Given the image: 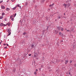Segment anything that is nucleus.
Wrapping results in <instances>:
<instances>
[{"label": "nucleus", "instance_id": "1", "mask_svg": "<svg viewBox=\"0 0 76 76\" xmlns=\"http://www.w3.org/2000/svg\"><path fill=\"white\" fill-rule=\"evenodd\" d=\"M7 32H8V33L9 34H8V36H9V35H10V34H11V30L10 28H8L7 29Z\"/></svg>", "mask_w": 76, "mask_h": 76}, {"label": "nucleus", "instance_id": "2", "mask_svg": "<svg viewBox=\"0 0 76 76\" xmlns=\"http://www.w3.org/2000/svg\"><path fill=\"white\" fill-rule=\"evenodd\" d=\"M6 25H5L3 23H1L0 24V26H6Z\"/></svg>", "mask_w": 76, "mask_h": 76}, {"label": "nucleus", "instance_id": "3", "mask_svg": "<svg viewBox=\"0 0 76 76\" xmlns=\"http://www.w3.org/2000/svg\"><path fill=\"white\" fill-rule=\"evenodd\" d=\"M58 31L55 30L54 31V32H53L55 34H57V33H58Z\"/></svg>", "mask_w": 76, "mask_h": 76}, {"label": "nucleus", "instance_id": "4", "mask_svg": "<svg viewBox=\"0 0 76 76\" xmlns=\"http://www.w3.org/2000/svg\"><path fill=\"white\" fill-rule=\"evenodd\" d=\"M59 35H60L61 36H62L63 37V34H61V32H59Z\"/></svg>", "mask_w": 76, "mask_h": 76}, {"label": "nucleus", "instance_id": "5", "mask_svg": "<svg viewBox=\"0 0 76 76\" xmlns=\"http://www.w3.org/2000/svg\"><path fill=\"white\" fill-rule=\"evenodd\" d=\"M1 8H2V9H5V7H4L3 5H1Z\"/></svg>", "mask_w": 76, "mask_h": 76}, {"label": "nucleus", "instance_id": "6", "mask_svg": "<svg viewBox=\"0 0 76 76\" xmlns=\"http://www.w3.org/2000/svg\"><path fill=\"white\" fill-rule=\"evenodd\" d=\"M64 6L65 8H66L67 7V4H64L63 5Z\"/></svg>", "mask_w": 76, "mask_h": 76}, {"label": "nucleus", "instance_id": "7", "mask_svg": "<svg viewBox=\"0 0 76 76\" xmlns=\"http://www.w3.org/2000/svg\"><path fill=\"white\" fill-rule=\"evenodd\" d=\"M62 16H60L59 15L57 17V18H58V19H60L61 18V17H62Z\"/></svg>", "mask_w": 76, "mask_h": 76}, {"label": "nucleus", "instance_id": "8", "mask_svg": "<svg viewBox=\"0 0 76 76\" xmlns=\"http://www.w3.org/2000/svg\"><path fill=\"white\" fill-rule=\"evenodd\" d=\"M10 8H7L6 9V10H7V11H9V10H10Z\"/></svg>", "mask_w": 76, "mask_h": 76}, {"label": "nucleus", "instance_id": "9", "mask_svg": "<svg viewBox=\"0 0 76 76\" xmlns=\"http://www.w3.org/2000/svg\"><path fill=\"white\" fill-rule=\"evenodd\" d=\"M45 1V0H41V2L43 3H44Z\"/></svg>", "mask_w": 76, "mask_h": 76}, {"label": "nucleus", "instance_id": "10", "mask_svg": "<svg viewBox=\"0 0 76 76\" xmlns=\"http://www.w3.org/2000/svg\"><path fill=\"white\" fill-rule=\"evenodd\" d=\"M16 7H17V6H16L15 7H14L13 8H12V9H13V10H15V9H16Z\"/></svg>", "mask_w": 76, "mask_h": 76}, {"label": "nucleus", "instance_id": "11", "mask_svg": "<svg viewBox=\"0 0 76 76\" xmlns=\"http://www.w3.org/2000/svg\"><path fill=\"white\" fill-rule=\"evenodd\" d=\"M3 16H1V17H0V19H3Z\"/></svg>", "mask_w": 76, "mask_h": 76}, {"label": "nucleus", "instance_id": "12", "mask_svg": "<svg viewBox=\"0 0 76 76\" xmlns=\"http://www.w3.org/2000/svg\"><path fill=\"white\" fill-rule=\"evenodd\" d=\"M65 64H67V63H68V61H66V60H65Z\"/></svg>", "mask_w": 76, "mask_h": 76}, {"label": "nucleus", "instance_id": "13", "mask_svg": "<svg viewBox=\"0 0 76 76\" xmlns=\"http://www.w3.org/2000/svg\"><path fill=\"white\" fill-rule=\"evenodd\" d=\"M57 29H58V30H60V27H58Z\"/></svg>", "mask_w": 76, "mask_h": 76}, {"label": "nucleus", "instance_id": "14", "mask_svg": "<svg viewBox=\"0 0 76 76\" xmlns=\"http://www.w3.org/2000/svg\"><path fill=\"white\" fill-rule=\"evenodd\" d=\"M2 16H3L4 15H5V13H4V12H3L2 13Z\"/></svg>", "mask_w": 76, "mask_h": 76}, {"label": "nucleus", "instance_id": "15", "mask_svg": "<svg viewBox=\"0 0 76 76\" xmlns=\"http://www.w3.org/2000/svg\"><path fill=\"white\" fill-rule=\"evenodd\" d=\"M26 32H24V33H23V35H26Z\"/></svg>", "mask_w": 76, "mask_h": 76}, {"label": "nucleus", "instance_id": "16", "mask_svg": "<svg viewBox=\"0 0 76 76\" xmlns=\"http://www.w3.org/2000/svg\"><path fill=\"white\" fill-rule=\"evenodd\" d=\"M12 71H13V72H15V69H13Z\"/></svg>", "mask_w": 76, "mask_h": 76}, {"label": "nucleus", "instance_id": "17", "mask_svg": "<svg viewBox=\"0 0 76 76\" xmlns=\"http://www.w3.org/2000/svg\"><path fill=\"white\" fill-rule=\"evenodd\" d=\"M70 4H68V7H69V6H70Z\"/></svg>", "mask_w": 76, "mask_h": 76}, {"label": "nucleus", "instance_id": "18", "mask_svg": "<svg viewBox=\"0 0 76 76\" xmlns=\"http://www.w3.org/2000/svg\"><path fill=\"white\" fill-rule=\"evenodd\" d=\"M12 20V21H14V18H12L11 19Z\"/></svg>", "mask_w": 76, "mask_h": 76}, {"label": "nucleus", "instance_id": "19", "mask_svg": "<svg viewBox=\"0 0 76 76\" xmlns=\"http://www.w3.org/2000/svg\"><path fill=\"white\" fill-rule=\"evenodd\" d=\"M34 57H37V55H36L35 54H34Z\"/></svg>", "mask_w": 76, "mask_h": 76}, {"label": "nucleus", "instance_id": "20", "mask_svg": "<svg viewBox=\"0 0 76 76\" xmlns=\"http://www.w3.org/2000/svg\"><path fill=\"white\" fill-rule=\"evenodd\" d=\"M72 63V61H70L69 62V63L71 64V63Z\"/></svg>", "mask_w": 76, "mask_h": 76}, {"label": "nucleus", "instance_id": "21", "mask_svg": "<svg viewBox=\"0 0 76 76\" xmlns=\"http://www.w3.org/2000/svg\"><path fill=\"white\" fill-rule=\"evenodd\" d=\"M43 67H44V66L42 65H41V68H42Z\"/></svg>", "mask_w": 76, "mask_h": 76}, {"label": "nucleus", "instance_id": "22", "mask_svg": "<svg viewBox=\"0 0 76 76\" xmlns=\"http://www.w3.org/2000/svg\"><path fill=\"white\" fill-rule=\"evenodd\" d=\"M13 18V15H11L10 16V18Z\"/></svg>", "mask_w": 76, "mask_h": 76}, {"label": "nucleus", "instance_id": "23", "mask_svg": "<svg viewBox=\"0 0 76 76\" xmlns=\"http://www.w3.org/2000/svg\"><path fill=\"white\" fill-rule=\"evenodd\" d=\"M64 29V28H61V31H63V30Z\"/></svg>", "mask_w": 76, "mask_h": 76}, {"label": "nucleus", "instance_id": "24", "mask_svg": "<svg viewBox=\"0 0 76 76\" xmlns=\"http://www.w3.org/2000/svg\"><path fill=\"white\" fill-rule=\"evenodd\" d=\"M13 15H15L14 17H15V16H16V13H15V14H14Z\"/></svg>", "mask_w": 76, "mask_h": 76}, {"label": "nucleus", "instance_id": "25", "mask_svg": "<svg viewBox=\"0 0 76 76\" xmlns=\"http://www.w3.org/2000/svg\"><path fill=\"white\" fill-rule=\"evenodd\" d=\"M2 2H3V1H0V4L1 3H2Z\"/></svg>", "mask_w": 76, "mask_h": 76}, {"label": "nucleus", "instance_id": "26", "mask_svg": "<svg viewBox=\"0 0 76 76\" xmlns=\"http://www.w3.org/2000/svg\"><path fill=\"white\" fill-rule=\"evenodd\" d=\"M12 2H13V1H15V0H12Z\"/></svg>", "mask_w": 76, "mask_h": 76}, {"label": "nucleus", "instance_id": "27", "mask_svg": "<svg viewBox=\"0 0 76 76\" xmlns=\"http://www.w3.org/2000/svg\"><path fill=\"white\" fill-rule=\"evenodd\" d=\"M39 70L41 71V68H39Z\"/></svg>", "mask_w": 76, "mask_h": 76}, {"label": "nucleus", "instance_id": "28", "mask_svg": "<svg viewBox=\"0 0 76 76\" xmlns=\"http://www.w3.org/2000/svg\"><path fill=\"white\" fill-rule=\"evenodd\" d=\"M67 32H69L70 31V30H67Z\"/></svg>", "mask_w": 76, "mask_h": 76}, {"label": "nucleus", "instance_id": "29", "mask_svg": "<svg viewBox=\"0 0 76 76\" xmlns=\"http://www.w3.org/2000/svg\"><path fill=\"white\" fill-rule=\"evenodd\" d=\"M34 45H31V47H34Z\"/></svg>", "mask_w": 76, "mask_h": 76}, {"label": "nucleus", "instance_id": "30", "mask_svg": "<svg viewBox=\"0 0 76 76\" xmlns=\"http://www.w3.org/2000/svg\"><path fill=\"white\" fill-rule=\"evenodd\" d=\"M4 20L5 21H7V19L6 18H5Z\"/></svg>", "mask_w": 76, "mask_h": 76}, {"label": "nucleus", "instance_id": "31", "mask_svg": "<svg viewBox=\"0 0 76 76\" xmlns=\"http://www.w3.org/2000/svg\"><path fill=\"white\" fill-rule=\"evenodd\" d=\"M37 71H38V69H37L36 70V72H37Z\"/></svg>", "mask_w": 76, "mask_h": 76}, {"label": "nucleus", "instance_id": "32", "mask_svg": "<svg viewBox=\"0 0 76 76\" xmlns=\"http://www.w3.org/2000/svg\"><path fill=\"white\" fill-rule=\"evenodd\" d=\"M37 74V72H34V75H36Z\"/></svg>", "mask_w": 76, "mask_h": 76}, {"label": "nucleus", "instance_id": "33", "mask_svg": "<svg viewBox=\"0 0 76 76\" xmlns=\"http://www.w3.org/2000/svg\"><path fill=\"white\" fill-rule=\"evenodd\" d=\"M28 56H31V54H29L28 55Z\"/></svg>", "mask_w": 76, "mask_h": 76}, {"label": "nucleus", "instance_id": "34", "mask_svg": "<svg viewBox=\"0 0 76 76\" xmlns=\"http://www.w3.org/2000/svg\"><path fill=\"white\" fill-rule=\"evenodd\" d=\"M7 25H8V26H10V24H7Z\"/></svg>", "mask_w": 76, "mask_h": 76}, {"label": "nucleus", "instance_id": "35", "mask_svg": "<svg viewBox=\"0 0 76 76\" xmlns=\"http://www.w3.org/2000/svg\"><path fill=\"white\" fill-rule=\"evenodd\" d=\"M7 47H5L4 48H5V49L7 48Z\"/></svg>", "mask_w": 76, "mask_h": 76}, {"label": "nucleus", "instance_id": "36", "mask_svg": "<svg viewBox=\"0 0 76 76\" xmlns=\"http://www.w3.org/2000/svg\"><path fill=\"white\" fill-rule=\"evenodd\" d=\"M3 45H6V44L4 43L3 44Z\"/></svg>", "mask_w": 76, "mask_h": 76}, {"label": "nucleus", "instance_id": "37", "mask_svg": "<svg viewBox=\"0 0 76 76\" xmlns=\"http://www.w3.org/2000/svg\"><path fill=\"white\" fill-rule=\"evenodd\" d=\"M19 5H20L19 4L18 5V6H17L18 7H19Z\"/></svg>", "mask_w": 76, "mask_h": 76}, {"label": "nucleus", "instance_id": "38", "mask_svg": "<svg viewBox=\"0 0 76 76\" xmlns=\"http://www.w3.org/2000/svg\"><path fill=\"white\" fill-rule=\"evenodd\" d=\"M9 0L7 1V3L9 2Z\"/></svg>", "mask_w": 76, "mask_h": 76}, {"label": "nucleus", "instance_id": "39", "mask_svg": "<svg viewBox=\"0 0 76 76\" xmlns=\"http://www.w3.org/2000/svg\"><path fill=\"white\" fill-rule=\"evenodd\" d=\"M7 46H9V45L8 44H7Z\"/></svg>", "mask_w": 76, "mask_h": 76}, {"label": "nucleus", "instance_id": "40", "mask_svg": "<svg viewBox=\"0 0 76 76\" xmlns=\"http://www.w3.org/2000/svg\"><path fill=\"white\" fill-rule=\"evenodd\" d=\"M19 7L20 8V7H21L20 6H19Z\"/></svg>", "mask_w": 76, "mask_h": 76}, {"label": "nucleus", "instance_id": "41", "mask_svg": "<svg viewBox=\"0 0 76 76\" xmlns=\"http://www.w3.org/2000/svg\"><path fill=\"white\" fill-rule=\"evenodd\" d=\"M1 42H0V45H1Z\"/></svg>", "mask_w": 76, "mask_h": 76}, {"label": "nucleus", "instance_id": "42", "mask_svg": "<svg viewBox=\"0 0 76 76\" xmlns=\"http://www.w3.org/2000/svg\"><path fill=\"white\" fill-rule=\"evenodd\" d=\"M4 54H5V53H4L3 54V55H4Z\"/></svg>", "mask_w": 76, "mask_h": 76}, {"label": "nucleus", "instance_id": "43", "mask_svg": "<svg viewBox=\"0 0 76 76\" xmlns=\"http://www.w3.org/2000/svg\"><path fill=\"white\" fill-rule=\"evenodd\" d=\"M5 58H6V57H7V56H6V55L5 56Z\"/></svg>", "mask_w": 76, "mask_h": 76}, {"label": "nucleus", "instance_id": "44", "mask_svg": "<svg viewBox=\"0 0 76 76\" xmlns=\"http://www.w3.org/2000/svg\"><path fill=\"white\" fill-rule=\"evenodd\" d=\"M61 61V62H63V60H62Z\"/></svg>", "mask_w": 76, "mask_h": 76}, {"label": "nucleus", "instance_id": "45", "mask_svg": "<svg viewBox=\"0 0 76 76\" xmlns=\"http://www.w3.org/2000/svg\"><path fill=\"white\" fill-rule=\"evenodd\" d=\"M69 75L70 74V73L69 72Z\"/></svg>", "mask_w": 76, "mask_h": 76}, {"label": "nucleus", "instance_id": "46", "mask_svg": "<svg viewBox=\"0 0 76 76\" xmlns=\"http://www.w3.org/2000/svg\"><path fill=\"white\" fill-rule=\"evenodd\" d=\"M53 4H53L52 5V6H53Z\"/></svg>", "mask_w": 76, "mask_h": 76}, {"label": "nucleus", "instance_id": "47", "mask_svg": "<svg viewBox=\"0 0 76 76\" xmlns=\"http://www.w3.org/2000/svg\"><path fill=\"white\" fill-rule=\"evenodd\" d=\"M51 5H49V6H51Z\"/></svg>", "mask_w": 76, "mask_h": 76}, {"label": "nucleus", "instance_id": "48", "mask_svg": "<svg viewBox=\"0 0 76 76\" xmlns=\"http://www.w3.org/2000/svg\"><path fill=\"white\" fill-rule=\"evenodd\" d=\"M64 15H65V13H64Z\"/></svg>", "mask_w": 76, "mask_h": 76}, {"label": "nucleus", "instance_id": "49", "mask_svg": "<svg viewBox=\"0 0 76 76\" xmlns=\"http://www.w3.org/2000/svg\"><path fill=\"white\" fill-rule=\"evenodd\" d=\"M56 20H57L56 19L55 21H56Z\"/></svg>", "mask_w": 76, "mask_h": 76}, {"label": "nucleus", "instance_id": "50", "mask_svg": "<svg viewBox=\"0 0 76 76\" xmlns=\"http://www.w3.org/2000/svg\"><path fill=\"white\" fill-rule=\"evenodd\" d=\"M65 30H67V29L66 28H65Z\"/></svg>", "mask_w": 76, "mask_h": 76}, {"label": "nucleus", "instance_id": "51", "mask_svg": "<svg viewBox=\"0 0 76 76\" xmlns=\"http://www.w3.org/2000/svg\"><path fill=\"white\" fill-rule=\"evenodd\" d=\"M66 3H67V1H66Z\"/></svg>", "mask_w": 76, "mask_h": 76}, {"label": "nucleus", "instance_id": "52", "mask_svg": "<svg viewBox=\"0 0 76 76\" xmlns=\"http://www.w3.org/2000/svg\"><path fill=\"white\" fill-rule=\"evenodd\" d=\"M75 66H76V64H75Z\"/></svg>", "mask_w": 76, "mask_h": 76}, {"label": "nucleus", "instance_id": "53", "mask_svg": "<svg viewBox=\"0 0 76 76\" xmlns=\"http://www.w3.org/2000/svg\"><path fill=\"white\" fill-rule=\"evenodd\" d=\"M52 16H53V15H52Z\"/></svg>", "mask_w": 76, "mask_h": 76}, {"label": "nucleus", "instance_id": "54", "mask_svg": "<svg viewBox=\"0 0 76 76\" xmlns=\"http://www.w3.org/2000/svg\"><path fill=\"white\" fill-rule=\"evenodd\" d=\"M49 69H50V68H49Z\"/></svg>", "mask_w": 76, "mask_h": 76}, {"label": "nucleus", "instance_id": "55", "mask_svg": "<svg viewBox=\"0 0 76 76\" xmlns=\"http://www.w3.org/2000/svg\"><path fill=\"white\" fill-rule=\"evenodd\" d=\"M47 29H48V28H47Z\"/></svg>", "mask_w": 76, "mask_h": 76}, {"label": "nucleus", "instance_id": "56", "mask_svg": "<svg viewBox=\"0 0 76 76\" xmlns=\"http://www.w3.org/2000/svg\"><path fill=\"white\" fill-rule=\"evenodd\" d=\"M51 71H49L50 72Z\"/></svg>", "mask_w": 76, "mask_h": 76}, {"label": "nucleus", "instance_id": "57", "mask_svg": "<svg viewBox=\"0 0 76 76\" xmlns=\"http://www.w3.org/2000/svg\"><path fill=\"white\" fill-rule=\"evenodd\" d=\"M75 76H76V75Z\"/></svg>", "mask_w": 76, "mask_h": 76}]
</instances>
